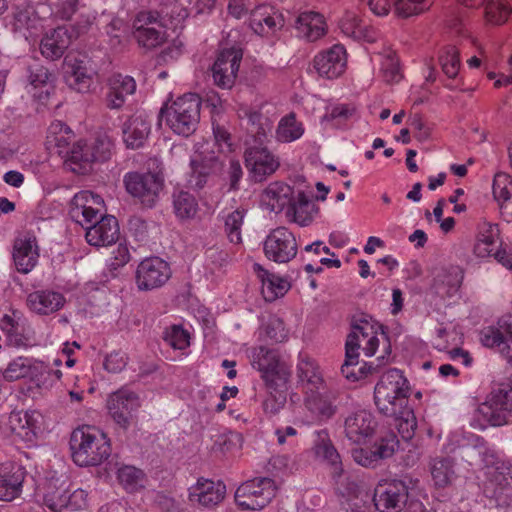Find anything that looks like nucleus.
I'll use <instances>...</instances> for the list:
<instances>
[{"label":"nucleus","mask_w":512,"mask_h":512,"mask_svg":"<svg viewBox=\"0 0 512 512\" xmlns=\"http://www.w3.org/2000/svg\"><path fill=\"white\" fill-rule=\"evenodd\" d=\"M438 60L443 73L455 79L461 66L459 50L453 45L445 46L439 51Z\"/></svg>","instance_id":"obj_46"},{"label":"nucleus","mask_w":512,"mask_h":512,"mask_svg":"<svg viewBox=\"0 0 512 512\" xmlns=\"http://www.w3.org/2000/svg\"><path fill=\"white\" fill-rule=\"evenodd\" d=\"M137 84L133 77L120 73L109 77L107 81V92L105 94V105L108 109H121L128 96L136 92Z\"/></svg>","instance_id":"obj_23"},{"label":"nucleus","mask_w":512,"mask_h":512,"mask_svg":"<svg viewBox=\"0 0 512 512\" xmlns=\"http://www.w3.org/2000/svg\"><path fill=\"white\" fill-rule=\"evenodd\" d=\"M134 39L138 45L146 49H154L161 46L166 40V32L161 27L151 26L150 29H141L139 31H132Z\"/></svg>","instance_id":"obj_47"},{"label":"nucleus","mask_w":512,"mask_h":512,"mask_svg":"<svg viewBox=\"0 0 512 512\" xmlns=\"http://www.w3.org/2000/svg\"><path fill=\"white\" fill-rule=\"evenodd\" d=\"M498 236L499 229L496 224L486 220L480 221L476 226L475 243L473 247L474 255L478 258L492 256Z\"/></svg>","instance_id":"obj_33"},{"label":"nucleus","mask_w":512,"mask_h":512,"mask_svg":"<svg viewBox=\"0 0 512 512\" xmlns=\"http://www.w3.org/2000/svg\"><path fill=\"white\" fill-rule=\"evenodd\" d=\"M512 15V0H485L484 19L489 25L505 24Z\"/></svg>","instance_id":"obj_41"},{"label":"nucleus","mask_w":512,"mask_h":512,"mask_svg":"<svg viewBox=\"0 0 512 512\" xmlns=\"http://www.w3.org/2000/svg\"><path fill=\"white\" fill-rule=\"evenodd\" d=\"M493 196L502 209L510 200L512 192V180L506 173H497L493 180Z\"/></svg>","instance_id":"obj_55"},{"label":"nucleus","mask_w":512,"mask_h":512,"mask_svg":"<svg viewBox=\"0 0 512 512\" xmlns=\"http://www.w3.org/2000/svg\"><path fill=\"white\" fill-rule=\"evenodd\" d=\"M452 461L449 458H435L431 463V476L435 486L444 488L451 483Z\"/></svg>","instance_id":"obj_51"},{"label":"nucleus","mask_w":512,"mask_h":512,"mask_svg":"<svg viewBox=\"0 0 512 512\" xmlns=\"http://www.w3.org/2000/svg\"><path fill=\"white\" fill-rule=\"evenodd\" d=\"M251 29L258 35L268 36L283 27L282 14L275 7L261 4L252 9L249 18Z\"/></svg>","instance_id":"obj_22"},{"label":"nucleus","mask_w":512,"mask_h":512,"mask_svg":"<svg viewBox=\"0 0 512 512\" xmlns=\"http://www.w3.org/2000/svg\"><path fill=\"white\" fill-rule=\"evenodd\" d=\"M70 450L76 465L98 466L109 458L111 443L107 435L97 427L82 425L71 433Z\"/></svg>","instance_id":"obj_2"},{"label":"nucleus","mask_w":512,"mask_h":512,"mask_svg":"<svg viewBox=\"0 0 512 512\" xmlns=\"http://www.w3.org/2000/svg\"><path fill=\"white\" fill-rule=\"evenodd\" d=\"M0 329L11 346L28 348L35 345L34 332L27 327L26 320L18 311L5 314L0 320Z\"/></svg>","instance_id":"obj_18"},{"label":"nucleus","mask_w":512,"mask_h":512,"mask_svg":"<svg viewBox=\"0 0 512 512\" xmlns=\"http://www.w3.org/2000/svg\"><path fill=\"white\" fill-rule=\"evenodd\" d=\"M28 308L38 315H50L60 310L66 300L63 294L50 290H36L27 296Z\"/></svg>","instance_id":"obj_29"},{"label":"nucleus","mask_w":512,"mask_h":512,"mask_svg":"<svg viewBox=\"0 0 512 512\" xmlns=\"http://www.w3.org/2000/svg\"><path fill=\"white\" fill-rule=\"evenodd\" d=\"M294 197L292 186L282 181H274L263 190L261 203L270 211L279 213L287 209Z\"/></svg>","instance_id":"obj_28"},{"label":"nucleus","mask_w":512,"mask_h":512,"mask_svg":"<svg viewBox=\"0 0 512 512\" xmlns=\"http://www.w3.org/2000/svg\"><path fill=\"white\" fill-rule=\"evenodd\" d=\"M266 388L268 395L262 402V408L266 414L275 415L280 412L286 403V385H275Z\"/></svg>","instance_id":"obj_52"},{"label":"nucleus","mask_w":512,"mask_h":512,"mask_svg":"<svg viewBox=\"0 0 512 512\" xmlns=\"http://www.w3.org/2000/svg\"><path fill=\"white\" fill-rule=\"evenodd\" d=\"M104 200L98 194L83 190L74 195L71 200L69 214L73 220L84 226L102 216Z\"/></svg>","instance_id":"obj_16"},{"label":"nucleus","mask_w":512,"mask_h":512,"mask_svg":"<svg viewBox=\"0 0 512 512\" xmlns=\"http://www.w3.org/2000/svg\"><path fill=\"white\" fill-rule=\"evenodd\" d=\"M13 19L16 29H30L37 20L36 12L30 4H18L14 7Z\"/></svg>","instance_id":"obj_59"},{"label":"nucleus","mask_w":512,"mask_h":512,"mask_svg":"<svg viewBox=\"0 0 512 512\" xmlns=\"http://www.w3.org/2000/svg\"><path fill=\"white\" fill-rule=\"evenodd\" d=\"M34 361L28 357L13 359L3 371V378L7 381H16L29 376L32 372Z\"/></svg>","instance_id":"obj_49"},{"label":"nucleus","mask_w":512,"mask_h":512,"mask_svg":"<svg viewBox=\"0 0 512 512\" xmlns=\"http://www.w3.org/2000/svg\"><path fill=\"white\" fill-rule=\"evenodd\" d=\"M192 174L190 182L194 183V186L201 189L207 183L208 177L211 174V168L204 164L196 161L191 162Z\"/></svg>","instance_id":"obj_64"},{"label":"nucleus","mask_w":512,"mask_h":512,"mask_svg":"<svg viewBox=\"0 0 512 512\" xmlns=\"http://www.w3.org/2000/svg\"><path fill=\"white\" fill-rule=\"evenodd\" d=\"M295 28L301 37L313 42L326 34L327 24L319 12L304 11L297 16Z\"/></svg>","instance_id":"obj_32"},{"label":"nucleus","mask_w":512,"mask_h":512,"mask_svg":"<svg viewBox=\"0 0 512 512\" xmlns=\"http://www.w3.org/2000/svg\"><path fill=\"white\" fill-rule=\"evenodd\" d=\"M41 415L36 411H12L7 426L19 439L32 443L37 438Z\"/></svg>","instance_id":"obj_24"},{"label":"nucleus","mask_w":512,"mask_h":512,"mask_svg":"<svg viewBox=\"0 0 512 512\" xmlns=\"http://www.w3.org/2000/svg\"><path fill=\"white\" fill-rule=\"evenodd\" d=\"M265 256L276 263H288L298 252L294 234L286 227L273 229L263 243Z\"/></svg>","instance_id":"obj_13"},{"label":"nucleus","mask_w":512,"mask_h":512,"mask_svg":"<svg viewBox=\"0 0 512 512\" xmlns=\"http://www.w3.org/2000/svg\"><path fill=\"white\" fill-rule=\"evenodd\" d=\"M484 493L498 506H509L512 492V463L498 460L486 468Z\"/></svg>","instance_id":"obj_9"},{"label":"nucleus","mask_w":512,"mask_h":512,"mask_svg":"<svg viewBox=\"0 0 512 512\" xmlns=\"http://www.w3.org/2000/svg\"><path fill=\"white\" fill-rule=\"evenodd\" d=\"M479 413L492 426L507 424L512 418V386L501 385L492 390L479 406Z\"/></svg>","instance_id":"obj_11"},{"label":"nucleus","mask_w":512,"mask_h":512,"mask_svg":"<svg viewBox=\"0 0 512 512\" xmlns=\"http://www.w3.org/2000/svg\"><path fill=\"white\" fill-rule=\"evenodd\" d=\"M398 439L393 432L384 433L372 446L377 460L391 457L398 447Z\"/></svg>","instance_id":"obj_58"},{"label":"nucleus","mask_w":512,"mask_h":512,"mask_svg":"<svg viewBox=\"0 0 512 512\" xmlns=\"http://www.w3.org/2000/svg\"><path fill=\"white\" fill-rule=\"evenodd\" d=\"M254 272L261 280V292L267 302H273L284 296L290 289V283L280 276L265 270L260 264L253 265Z\"/></svg>","instance_id":"obj_34"},{"label":"nucleus","mask_w":512,"mask_h":512,"mask_svg":"<svg viewBox=\"0 0 512 512\" xmlns=\"http://www.w3.org/2000/svg\"><path fill=\"white\" fill-rule=\"evenodd\" d=\"M419 483L418 479L405 476L403 479L384 480L375 488L373 501L379 512H400L406 505L409 489Z\"/></svg>","instance_id":"obj_5"},{"label":"nucleus","mask_w":512,"mask_h":512,"mask_svg":"<svg viewBox=\"0 0 512 512\" xmlns=\"http://www.w3.org/2000/svg\"><path fill=\"white\" fill-rule=\"evenodd\" d=\"M304 395L306 408L318 420H327L335 414L336 406L334 405V401L336 399V395L334 392L326 389V387Z\"/></svg>","instance_id":"obj_30"},{"label":"nucleus","mask_w":512,"mask_h":512,"mask_svg":"<svg viewBox=\"0 0 512 512\" xmlns=\"http://www.w3.org/2000/svg\"><path fill=\"white\" fill-rule=\"evenodd\" d=\"M245 214V209L238 208L225 217L224 230L231 243L239 244L242 242L241 228L244 223Z\"/></svg>","instance_id":"obj_50"},{"label":"nucleus","mask_w":512,"mask_h":512,"mask_svg":"<svg viewBox=\"0 0 512 512\" xmlns=\"http://www.w3.org/2000/svg\"><path fill=\"white\" fill-rule=\"evenodd\" d=\"M120 230L114 216H100L93 225L86 228L85 238L89 245L95 247L110 246L119 239Z\"/></svg>","instance_id":"obj_21"},{"label":"nucleus","mask_w":512,"mask_h":512,"mask_svg":"<svg viewBox=\"0 0 512 512\" xmlns=\"http://www.w3.org/2000/svg\"><path fill=\"white\" fill-rule=\"evenodd\" d=\"M201 98L195 93L178 97L169 107L161 109L166 125L177 135L189 137L200 122Z\"/></svg>","instance_id":"obj_4"},{"label":"nucleus","mask_w":512,"mask_h":512,"mask_svg":"<svg viewBox=\"0 0 512 512\" xmlns=\"http://www.w3.org/2000/svg\"><path fill=\"white\" fill-rule=\"evenodd\" d=\"M122 133L126 147L138 149L144 145L150 133V123L141 115H132L124 122Z\"/></svg>","instance_id":"obj_35"},{"label":"nucleus","mask_w":512,"mask_h":512,"mask_svg":"<svg viewBox=\"0 0 512 512\" xmlns=\"http://www.w3.org/2000/svg\"><path fill=\"white\" fill-rule=\"evenodd\" d=\"M356 112V108L349 104H337L325 115L328 121L336 124H342L351 118Z\"/></svg>","instance_id":"obj_63"},{"label":"nucleus","mask_w":512,"mask_h":512,"mask_svg":"<svg viewBox=\"0 0 512 512\" xmlns=\"http://www.w3.org/2000/svg\"><path fill=\"white\" fill-rule=\"evenodd\" d=\"M151 26L161 27V15L156 10L138 12L132 22V31L150 29Z\"/></svg>","instance_id":"obj_60"},{"label":"nucleus","mask_w":512,"mask_h":512,"mask_svg":"<svg viewBox=\"0 0 512 512\" xmlns=\"http://www.w3.org/2000/svg\"><path fill=\"white\" fill-rule=\"evenodd\" d=\"M409 382L396 368L382 374L374 389V402L383 415H395L408 405Z\"/></svg>","instance_id":"obj_3"},{"label":"nucleus","mask_w":512,"mask_h":512,"mask_svg":"<svg viewBox=\"0 0 512 512\" xmlns=\"http://www.w3.org/2000/svg\"><path fill=\"white\" fill-rule=\"evenodd\" d=\"M163 340L173 349L183 350L190 345V334L180 325H171L165 329Z\"/></svg>","instance_id":"obj_56"},{"label":"nucleus","mask_w":512,"mask_h":512,"mask_svg":"<svg viewBox=\"0 0 512 512\" xmlns=\"http://www.w3.org/2000/svg\"><path fill=\"white\" fill-rule=\"evenodd\" d=\"M89 147V155L91 161H106L110 158L114 143L111 137L107 134L98 135L91 146Z\"/></svg>","instance_id":"obj_57"},{"label":"nucleus","mask_w":512,"mask_h":512,"mask_svg":"<svg viewBox=\"0 0 512 512\" xmlns=\"http://www.w3.org/2000/svg\"><path fill=\"white\" fill-rule=\"evenodd\" d=\"M245 165L256 182H262L280 167V159L264 144L255 143L245 149Z\"/></svg>","instance_id":"obj_12"},{"label":"nucleus","mask_w":512,"mask_h":512,"mask_svg":"<svg viewBox=\"0 0 512 512\" xmlns=\"http://www.w3.org/2000/svg\"><path fill=\"white\" fill-rule=\"evenodd\" d=\"M226 494V486L221 481L199 478L189 488V501L205 508H212L221 503Z\"/></svg>","instance_id":"obj_20"},{"label":"nucleus","mask_w":512,"mask_h":512,"mask_svg":"<svg viewBox=\"0 0 512 512\" xmlns=\"http://www.w3.org/2000/svg\"><path fill=\"white\" fill-rule=\"evenodd\" d=\"M70 42L68 30L65 27H57L41 40L40 50L45 58L55 60L62 57Z\"/></svg>","instance_id":"obj_38"},{"label":"nucleus","mask_w":512,"mask_h":512,"mask_svg":"<svg viewBox=\"0 0 512 512\" xmlns=\"http://www.w3.org/2000/svg\"><path fill=\"white\" fill-rule=\"evenodd\" d=\"M312 64L320 77L336 79L346 71V49L342 44H334L333 46L318 52L314 56Z\"/></svg>","instance_id":"obj_15"},{"label":"nucleus","mask_w":512,"mask_h":512,"mask_svg":"<svg viewBox=\"0 0 512 512\" xmlns=\"http://www.w3.org/2000/svg\"><path fill=\"white\" fill-rule=\"evenodd\" d=\"M141 406L139 396L127 387H122L109 394L106 407L114 423L124 431L136 424L134 414Z\"/></svg>","instance_id":"obj_8"},{"label":"nucleus","mask_w":512,"mask_h":512,"mask_svg":"<svg viewBox=\"0 0 512 512\" xmlns=\"http://www.w3.org/2000/svg\"><path fill=\"white\" fill-rule=\"evenodd\" d=\"M317 457L324 460L332 469L333 478L340 477L343 472L341 457L333 445L326 429L317 433V440L314 445Z\"/></svg>","instance_id":"obj_36"},{"label":"nucleus","mask_w":512,"mask_h":512,"mask_svg":"<svg viewBox=\"0 0 512 512\" xmlns=\"http://www.w3.org/2000/svg\"><path fill=\"white\" fill-rule=\"evenodd\" d=\"M296 373L299 386L304 394L324 389L326 386L318 362L308 355H300Z\"/></svg>","instance_id":"obj_25"},{"label":"nucleus","mask_w":512,"mask_h":512,"mask_svg":"<svg viewBox=\"0 0 512 512\" xmlns=\"http://www.w3.org/2000/svg\"><path fill=\"white\" fill-rule=\"evenodd\" d=\"M64 65L68 85L78 92H87L93 81L84 61L66 56Z\"/></svg>","instance_id":"obj_37"},{"label":"nucleus","mask_w":512,"mask_h":512,"mask_svg":"<svg viewBox=\"0 0 512 512\" xmlns=\"http://www.w3.org/2000/svg\"><path fill=\"white\" fill-rule=\"evenodd\" d=\"M23 477L8 466H0V500L12 501L19 496Z\"/></svg>","instance_id":"obj_39"},{"label":"nucleus","mask_w":512,"mask_h":512,"mask_svg":"<svg viewBox=\"0 0 512 512\" xmlns=\"http://www.w3.org/2000/svg\"><path fill=\"white\" fill-rule=\"evenodd\" d=\"M361 20L358 18L356 13L347 11L344 13L342 18L339 20V28L341 32L351 38H356L360 35Z\"/></svg>","instance_id":"obj_61"},{"label":"nucleus","mask_w":512,"mask_h":512,"mask_svg":"<svg viewBox=\"0 0 512 512\" xmlns=\"http://www.w3.org/2000/svg\"><path fill=\"white\" fill-rule=\"evenodd\" d=\"M242 57V50L235 47L224 49L218 54L212 67L214 83L217 86L231 88L234 85Z\"/></svg>","instance_id":"obj_17"},{"label":"nucleus","mask_w":512,"mask_h":512,"mask_svg":"<svg viewBox=\"0 0 512 512\" xmlns=\"http://www.w3.org/2000/svg\"><path fill=\"white\" fill-rule=\"evenodd\" d=\"M351 328V333L346 340L345 362L341 372L347 379L356 381L359 377L350 368L358 364L359 349L367 357L376 356L375 361L364 363V366L359 369L362 374H371L389 363L392 347L385 327L372 318L366 316L356 318Z\"/></svg>","instance_id":"obj_1"},{"label":"nucleus","mask_w":512,"mask_h":512,"mask_svg":"<svg viewBox=\"0 0 512 512\" xmlns=\"http://www.w3.org/2000/svg\"><path fill=\"white\" fill-rule=\"evenodd\" d=\"M127 192L137 198L142 205L152 207L164 188V178L157 172H130L124 176Z\"/></svg>","instance_id":"obj_10"},{"label":"nucleus","mask_w":512,"mask_h":512,"mask_svg":"<svg viewBox=\"0 0 512 512\" xmlns=\"http://www.w3.org/2000/svg\"><path fill=\"white\" fill-rule=\"evenodd\" d=\"M144 477L142 470L130 465H124L117 471L119 483L128 492H135L143 487Z\"/></svg>","instance_id":"obj_48"},{"label":"nucleus","mask_w":512,"mask_h":512,"mask_svg":"<svg viewBox=\"0 0 512 512\" xmlns=\"http://www.w3.org/2000/svg\"><path fill=\"white\" fill-rule=\"evenodd\" d=\"M375 427L373 415L366 410L355 412L345 420V434L354 443H360L371 436Z\"/></svg>","instance_id":"obj_31"},{"label":"nucleus","mask_w":512,"mask_h":512,"mask_svg":"<svg viewBox=\"0 0 512 512\" xmlns=\"http://www.w3.org/2000/svg\"><path fill=\"white\" fill-rule=\"evenodd\" d=\"M432 0H394V11L398 17L419 15L430 8Z\"/></svg>","instance_id":"obj_53"},{"label":"nucleus","mask_w":512,"mask_h":512,"mask_svg":"<svg viewBox=\"0 0 512 512\" xmlns=\"http://www.w3.org/2000/svg\"><path fill=\"white\" fill-rule=\"evenodd\" d=\"M304 133L303 124L291 112L282 117L276 128V139L281 143H289L299 139Z\"/></svg>","instance_id":"obj_43"},{"label":"nucleus","mask_w":512,"mask_h":512,"mask_svg":"<svg viewBox=\"0 0 512 512\" xmlns=\"http://www.w3.org/2000/svg\"><path fill=\"white\" fill-rule=\"evenodd\" d=\"M481 342L486 347L497 349L501 355L512 361V322L502 318L496 326L485 328L481 332Z\"/></svg>","instance_id":"obj_19"},{"label":"nucleus","mask_w":512,"mask_h":512,"mask_svg":"<svg viewBox=\"0 0 512 512\" xmlns=\"http://www.w3.org/2000/svg\"><path fill=\"white\" fill-rule=\"evenodd\" d=\"M174 210L179 218L190 219L196 215L198 203L192 194L180 191L174 196Z\"/></svg>","instance_id":"obj_54"},{"label":"nucleus","mask_w":512,"mask_h":512,"mask_svg":"<svg viewBox=\"0 0 512 512\" xmlns=\"http://www.w3.org/2000/svg\"><path fill=\"white\" fill-rule=\"evenodd\" d=\"M59 153L65 154V164L75 173H84L87 167L92 163L89 155V147L81 141L73 144L71 149L59 150Z\"/></svg>","instance_id":"obj_42"},{"label":"nucleus","mask_w":512,"mask_h":512,"mask_svg":"<svg viewBox=\"0 0 512 512\" xmlns=\"http://www.w3.org/2000/svg\"><path fill=\"white\" fill-rule=\"evenodd\" d=\"M171 277L169 264L159 257L142 260L135 272V283L140 291H151L165 285Z\"/></svg>","instance_id":"obj_14"},{"label":"nucleus","mask_w":512,"mask_h":512,"mask_svg":"<svg viewBox=\"0 0 512 512\" xmlns=\"http://www.w3.org/2000/svg\"><path fill=\"white\" fill-rule=\"evenodd\" d=\"M275 494L276 486L271 478H254L237 488L235 501L245 510H261L271 502Z\"/></svg>","instance_id":"obj_7"},{"label":"nucleus","mask_w":512,"mask_h":512,"mask_svg":"<svg viewBox=\"0 0 512 512\" xmlns=\"http://www.w3.org/2000/svg\"><path fill=\"white\" fill-rule=\"evenodd\" d=\"M386 416L394 418L398 433L404 440L408 441L413 438L417 428V420L412 408L407 405L395 415Z\"/></svg>","instance_id":"obj_45"},{"label":"nucleus","mask_w":512,"mask_h":512,"mask_svg":"<svg viewBox=\"0 0 512 512\" xmlns=\"http://www.w3.org/2000/svg\"><path fill=\"white\" fill-rule=\"evenodd\" d=\"M39 248L35 236L25 235L15 239L13 261L18 272L27 274L36 266Z\"/></svg>","instance_id":"obj_26"},{"label":"nucleus","mask_w":512,"mask_h":512,"mask_svg":"<svg viewBox=\"0 0 512 512\" xmlns=\"http://www.w3.org/2000/svg\"><path fill=\"white\" fill-rule=\"evenodd\" d=\"M247 118V130L254 138L255 143L264 144L272 129L271 120L258 110L249 109L245 111Z\"/></svg>","instance_id":"obj_40"},{"label":"nucleus","mask_w":512,"mask_h":512,"mask_svg":"<svg viewBox=\"0 0 512 512\" xmlns=\"http://www.w3.org/2000/svg\"><path fill=\"white\" fill-rule=\"evenodd\" d=\"M68 488L65 483L57 485L55 481H48L45 484L43 502L52 512H62L67 508L66 494Z\"/></svg>","instance_id":"obj_44"},{"label":"nucleus","mask_w":512,"mask_h":512,"mask_svg":"<svg viewBox=\"0 0 512 512\" xmlns=\"http://www.w3.org/2000/svg\"><path fill=\"white\" fill-rule=\"evenodd\" d=\"M318 212L315 202L305 192L299 191L285 210V216L288 222L305 227L313 222Z\"/></svg>","instance_id":"obj_27"},{"label":"nucleus","mask_w":512,"mask_h":512,"mask_svg":"<svg viewBox=\"0 0 512 512\" xmlns=\"http://www.w3.org/2000/svg\"><path fill=\"white\" fill-rule=\"evenodd\" d=\"M251 358L252 366L261 372L266 387L287 384L291 371L289 366L280 359L277 350L265 346L255 347Z\"/></svg>","instance_id":"obj_6"},{"label":"nucleus","mask_w":512,"mask_h":512,"mask_svg":"<svg viewBox=\"0 0 512 512\" xmlns=\"http://www.w3.org/2000/svg\"><path fill=\"white\" fill-rule=\"evenodd\" d=\"M51 74L49 70L40 64H34L29 67V84L34 88H42L48 85Z\"/></svg>","instance_id":"obj_62"}]
</instances>
